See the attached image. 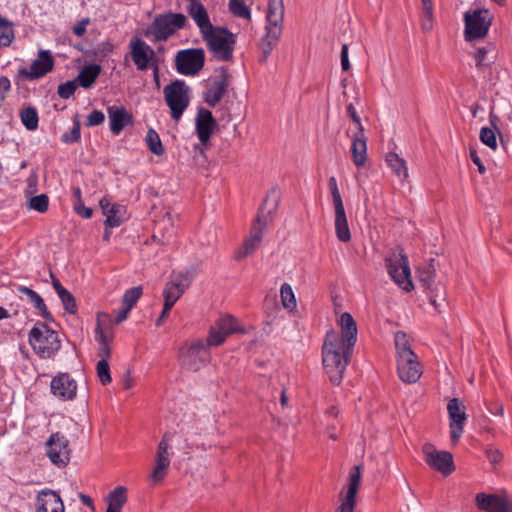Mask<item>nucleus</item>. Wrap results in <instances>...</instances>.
<instances>
[{"label":"nucleus","mask_w":512,"mask_h":512,"mask_svg":"<svg viewBox=\"0 0 512 512\" xmlns=\"http://www.w3.org/2000/svg\"><path fill=\"white\" fill-rule=\"evenodd\" d=\"M354 347H348L337 340V333L329 331L322 347V362L330 381L340 384Z\"/></svg>","instance_id":"nucleus-1"},{"label":"nucleus","mask_w":512,"mask_h":512,"mask_svg":"<svg viewBox=\"0 0 512 512\" xmlns=\"http://www.w3.org/2000/svg\"><path fill=\"white\" fill-rule=\"evenodd\" d=\"M278 206V192L273 189L265 198L260 207L259 213L253 224L249 236L243 246L236 252L235 258L240 260L252 254L260 245L268 222Z\"/></svg>","instance_id":"nucleus-2"},{"label":"nucleus","mask_w":512,"mask_h":512,"mask_svg":"<svg viewBox=\"0 0 512 512\" xmlns=\"http://www.w3.org/2000/svg\"><path fill=\"white\" fill-rule=\"evenodd\" d=\"M187 23L188 19L182 13L168 12L159 14L144 31V36L147 38L152 37L154 42L166 41L177 30L185 28Z\"/></svg>","instance_id":"nucleus-3"},{"label":"nucleus","mask_w":512,"mask_h":512,"mask_svg":"<svg viewBox=\"0 0 512 512\" xmlns=\"http://www.w3.org/2000/svg\"><path fill=\"white\" fill-rule=\"evenodd\" d=\"M28 341L34 352L43 359L51 358L61 347L58 334L42 322L33 326Z\"/></svg>","instance_id":"nucleus-4"},{"label":"nucleus","mask_w":512,"mask_h":512,"mask_svg":"<svg viewBox=\"0 0 512 512\" xmlns=\"http://www.w3.org/2000/svg\"><path fill=\"white\" fill-rule=\"evenodd\" d=\"M202 38L206 41L215 58L221 61H229L232 58L236 39L235 35L228 29L214 27L202 35Z\"/></svg>","instance_id":"nucleus-5"},{"label":"nucleus","mask_w":512,"mask_h":512,"mask_svg":"<svg viewBox=\"0 0 512 512\" xmlns=\"http://www.w3.org/2000/svg\"><path fill=\"white\" fill-rule=\"evenodd\" d=\"M163 94L172 119L178 121L190 103L189 86L177 79L164 87Z\"/></svg>","instance_id":"nucleus-6"},{"label":"nucleus","mask_w":512,"mask_h":512,"mask_svg":"<svg viewBox=\"0 0 512 512\" xmlns=\"http://www.w3.org/2000/svg\"><path fill=\"white\" fill-rule=\"evenodd\" d=\"M208 345L201 340H195L180 348L179 361L183 368L190 371H198L209 360Z\"/></svg>","instance_id":"nucleus-7"},{"label":"nucleus","mask_w":512,"mask_h":512,"mask_svg":"<svg viewBox=\"0 0 512 512\" xmlns=\"http://www.w3.org/2000/svg\"><path fill=\"white\" fill-rule=\"evenodd\" d=\"M465 39L472 41L484 38L491 26L492 16L487 9H476L464 14Z\"/></svg>","instance_id":"nucleus-8"},{"label":"nucleus","mask_w":512,"mask_h":512,"mask_svg":"<svg viewBox=\"0 0 512 512\" xmlns=\"http://www.w3.org/2000/svg\"><path fill=\"white\" fill-rule=\"evenodd\" d=\"M386 266L393 281L402 289L410 291L413 288L408 259L402 250L393 251L386 259Z\"/></svg>","instance_id":"nucleus-9"},{"label":"nucleus","mask_w":512,"mask_h":512,"mask_svg":"<svg viewBox=\"0 0 512 512\" xmlns=\"http://www.w3.org/2000/svg\"><path fill=\"white\" fill-rule=\"evenodd\" d=\"M205 52L202 48H189L177 52L175 67L178 73L185 76H195L203 68Z\"/></svg>","instance_id":"nucleus-10"},{"label":"nucleus","mask_w":512,"mask_h":512,"mask_svg":"<svg viewBox=\"0 0 512 512\" xmlns=\"http://www.w3.org/2000/svg\"><path fill=\"white\" fill-rule=\"evenodd\" d=\"M130 54L133 63L140 71L153 68L155 79L158 78V65L156 53L144 40L134 38L130 41Z\"/></svg>","instance_id":"nucleus-11"},{"label":"nucleus","mask_w":512,"mask_h":512,"mask_svg":"<svg viewBox=\"0 0 512 512\" xmlns=\"http://www.w3.org/2000/svg\"><path fill=\"white\" fill-rule=\"evenodd\" d=\"M70 452L68 439L59 432L53 433L46 441V455L58 467L69 463Z\"/></svg>","instance_id":"nucleus-12"},{"label":"nucleus","mask_w":512,"mask_h":512,"mask_svg":"<svg viewBox=\"0 0 512 512\" xmlns=\"http://www.w3.org/2000/svg\"><path fill=\"white\" fill-rule=\"evenodd\" d=\"M450 419V438L453 444L458 443L467 421L466 406L458 398H452L447 404Z\"/></svg>","instance_id":"nucleus-13"},{"label":"nucleus","mask_w":512,"mask_h":512,"mask_svg":"<svg viewBox=\"0 0 512 512\" xmlns=\"http://www.w3.org/2000/svg\"><path fill=\"white\" fill-rule=\"evenodd\" d=\"M172 440L173 434L167 432L163 435L161 441L158 444L155 467L151 473V479L154 482H160L166 476L167 469L171 461V454L169 453V450L171 449Z\"/></svg>","instance_id":"nucleus-14"},{"label":"nucleus","mask_w":512,"mask_h":512,"mask_svg":"<svg viewBox=\"0 0 512 512\" xmlns=\"http://www.w3.org/2000/svg\"><path fill=\"white\" fill-rule=\"evenodd\" d=\"M423 454L426 463L433 469L448 475L453 471V458L449 452L438 451L432 444L423 446Z\"/></svg>","instance_id":"nucleus-15"},{"label":"nucleus","mask_w":512,"mask_h":512,"mask_svg":"<svg viewBox=\"0 0 512 512\" xmlns=\"http://www.w3.org/2000/svg\"><path fill=\"white\" fill-rule=\"evenodd\" d=\"M100 208L105 219V227L116 228L119 227L128 219L127 209L124 205L113 203L109 196H104L99 201Z\"/></svg>","instance_id":"nucleus-16"},{"label":"nucleus","mask_w":512,"mask_h":512,"mask_svg":"<svg viewBox=\"0 0 512 512\" xmlns=\"http://www.w3.org/2000/svg\"><path fill=\"white\" fill-rule=\"evenodd\" d=\"M361 483V467L354 466L349 475L348 489L345 496H340L341 504L335 512H354L356 495Z\"/></svg>","instance_id":"nucleus-17"},{"label":"nucleus","mask_w":512,"mask_h":512,"mask_svg":"<svg viewBox=\"0 0 512 512\" xmlns=\"http://www.w3.org/2000/svg\"><path fill=\"white\" fill-rule=\"evenodd\" d=\"M54 61L48 50H40L38 58L33 61L30 69L22 68L19 74L29 80H34L43 77L53 69Z\"/></svg>","instance_id":"nucleus-18"},{"label":"nucleus","mask_w":512,"mask_h":512,"mask_svg":"<svg viewBox=\"0 0 512 512\" xmlns=\"http://www.w3.org/2000/svg\"><path fill=\"white\" fill-rule=\"evenodd\" d=\"M216 127L217 122L211 111L205 108H200L195 119V129L197 137L203 146L208 144L209 139Z\"/></svg>","instance_id":"nucleus-19"},{"label":"nucleus","mask_w":512,"mask_h":512,"mask_svg":"<svg viewBox=\"0 0 512 512\" xmlns=\"http://www.w3.org/2000/svg\"><path fill=\"white\" fill-rule=\"evenodd\" d=\"M51 392L61 400H73L76 397V381L67 373L55 376L50 384Z\"/></svg>","instance_id":"nucleus-20"},{"label":"nucleus","mask_w":512,"mask_h":512,"mask_svg":"<svg viewBox=\"0 0 512 512\" xmlns=\"http://www.w3.org/2000/svg\"><path fill=\"white\" fill-rule=\"evenodd\" d=\"M218 330H221L226 334V336H229L238 332L240 328L237 320L230 315L218 319L210 329L209 336L207 338L208 346H219L223 343L222 336L220 337L217 334Z\"/></svg>","instance_id":"nucleus-21"},{"label":"nucleus","mask_w":512,"mask_h":512,"mask_svg":"<svg viewBox=\"0 0 512 512\" xmlns=\"http://www.w3.org/2000/svg\"><path fill=\"white\" fill-rule=\"evenodd\" d=\"M434 260L431 259L430 263L418 270L419 281L429 290L430 303L438 309L441 306V302L445 301L444 295L438 293V288H433L434 280L436 277V270L433 265Z\"/></svg>","instance_id":"nucleus-22"},{"label":"nucleus","mask_w":512,"mask_h":512,"mask_svg":"<svg viewBox=\"0 0 512 512\" xmlns=\"http://www.w3.org/2000/svg\"><path fill=\"white\" fill-rule=\"evenodd\" d=\"M284 18L283 0H269L266 15V28L270 29V35L274 38L281 36L282 23Z\"/></svg>","instance_id":"nucleus-23"},{"label":"nucleus","mask_w":512,"mask_h":512,"mask_svg":"<svg viewBox=\"0 0 512 512\" xmlns=\"http://www.w3.org/2000/svg\"><path fill=\"white\" fill-rule=\"evenodd\" d=\"M476 503L479 509L487 512H512V501L497 495L479 493Z\"/></svg>","instance_id":"nucleus-24"},{"label":"nucleus","mask_w":512,"mask_h":512,"mask_svg":"<svg viewBox=\"0 0 512 512\" xmlns=\"http://www.w3.org/2000/svg\"><path fill=\"white\" fill-rule=\"evenodd\" d=\"M64 504L58 493L43 489L36 497V512H64Z\"/></svg>","instance_id":"nucleus-25"},{"label":"nucleus","mask_w":512,"mask_h":512,"mask_svg":"<svg viewBox=\"0 0 512 512\" xmlns=\"http://www.w3.org/2000/svg\"><path fill=\"white\" fill-rule=\"evenodd\" d=\"M229 85V75L223 70L219 76L208 86L204 93V101L211 107L216 106L223 98Z\"/></svg>","instance_id":"nucleus-26"},{"label":"nucleus","mask_w":512,"mask_h":512,"mask_svg":"<svg viewBox=\"0 0 512 512\" xmlns=\"http://www.w3.org/2000/svg\"><path fill=\"white\" fill-rule=\"evenodd\" d=\"M187 12L200 30L201 35L210 31L212 25L208 12L199 0L188 1Z\"/></svg>","instance_id":"nucleus-27"},{"label":"nucleus","mask_w":512,"mask_h":512,"mask_svg":"<svg viewBox=\"0 0 512 512\" xmlns=\"http://www.w3.org/2000/svg\"><path fill=\"white\" fill-rule=\"evenodd\" d=\"M107 113L110 122V130L116 136L121 133L125 126L132 123V115L124 106H109Z\"/></svg>","instance_id":"nucleus-28"},{"label":"nucleus","mask_w":512,"mask_h":512,"mask_svg":"<svg viewBox=\"0 0 512 512\" xmlns=\"http://www.w3.org/2000/svg\"><path fill=\"white\" fill-rule=\"evenodd\" d=\"M397 371L399 378L405 383L417 382L422 374L417 356L398 360Z\"/></svg>","instance_id":"nucleus-29"},{"label":"nucleus","mask_w":512,"mask_h":512,"mask_svg":"<svg viewBox=\"0 0 512 512\" xmlns=\"http://www.w3.org/2000/svg\"><path fill=\"white\" fill-rule=\"evenodd\" d=\"M338 322L341 328V335L337 334V340L348 347H354L357 341V326L352 315L344 312Z\"/></svg>","instance_id":"nucleus-30"},{"label":"nucleus","mask_w":512,"mask_h":512,"mask_svg":"<svg viewBox=\"0 0 512 512\" xmlns=\"http://www.w3.org/2000/svg\"><path fill=\"white\" fill-rule=\"evenodd\" d=\"M351 156L354 165L361 168L367 160V138L364 131H357L352 136Z\"/></svg>","instance_id":"nucleus-31"},{"label":"nucleus","mask_w":512,"mask_h":512,"mask_svg":"<svg viewBox=\"0 0 512 512\" xmlns=\"http://www.w3.org/2000/svg\"><path fill=\"white\" fill-rule=\"evenodd\" d=\"M193 278L194 274L191 271H173L169 277V281L167 282V284H169L171 288L175 289V291H177V294L175 296H172L170 299H173V301L177 302V300L183 295L186 289L191 285Z\"/></svg>","instance_id":"nucleus-32"},{"label":"nucleus","mask_w":512,"mask_h":512,"mask_svg":"<svg viewBox=\"0 0 512 512\" xmlns=\"http://www.w3.org/2000/svg\"><path fill=\"white\" fill-rule=\"evenodd\" d=\"M498 120H499V118L495 114L490 113L489 121H490V124L493 127V129L489 128V127H482L480 130V134H479V138H480L481 142L484 145L491 148L492 150H496L497 146H498L496 134H498L499 137L502 138V133L497 128Z\"/></svg>","instance_id":"nucleus-33"},{"label":"nucleus","mask_w":512,"mask_h":512,"mask_svg":"<svg viewBox=\"0 0 512 512\" xmlns=\"http://www.w3.org/2000/svg\"><path fill=\"white\" fill-rule=\"evenodd\" d=\"M335 211V232L339 241L348 242L351 239V233L348 226V221L344 208L336 209Z\"/></svg>","instance_id":"nucleus-34"},{"label":"nucleus","mask_w":512,"mask_h":512,"mask_svg":"<svg viewBox=\"0 0 512 512\" xmlns=\"http://www.w3.org/2000/svg\"><path fill=\"white\" fill-rule=\"evenodd\" d=\"M18 291L28 297L44 319H51V313L48 311L43 298L37 292L26 286H19Z\"/></svg>","instance_id":"nucleus-35"},{"label":"nucleus","mask_w":512,"mask_h":512,"mask_svg":"<svg viewBox=\"0 0 512 512\" xmlns=\"http://www.w3.org/2000/svg\"><path fill=\"white\" fill-rule=\"evenodd\" d=\"M386 162L391 168L393 173L401 180L404 181L408 178V168L406 161L399 157L396 153H389L386 156Z\"/></svg>","instance_id":"nucleus-36"},{"label":"nucleus","mask_w":512,"mask_h":512,"mask_svg":"<svg viewBox=\"0 0 512 512\" xmlns=\"http://www.w3.org/2000/svg\"><path fill=\"white\" fill-rule=\"evenodd\" d=\"M101 72V67L97 64L85 66L79 73L76 82L83 88H89L95 82Z\"/></svg>","instance_id":"nucleus-37"},{"label":"nucleus","mask_w":512,"mask_h":512,"mask_svg":"<svg viewBox=\"0 0 512 512\" xmlns=\"http://www.w3.org/2000/svg\"><path fill=\"white\" fill-rule=\"evenodd\" d=\"M395 348L397 361L409 357H414L416 354L412 351L406 333L398 331L395 333Z\"/></svg>","instance_id":"nucleus-38"},{"label":"nucleus","mask_w":512,"mask_h":512,"mask_svg":"<svg viewBox=\"0 0 512 512\" xmlns=\"http://www.w3.org/2000/svg\"><path fill=\"white\" fill-rule=\"evenodd\" d=\"M127 501V489L124 486H118L107 496L108 507L121 511Z\"/></svg>","instance_id":"nucleus-39"},{"label":"nucleus","mask_w":512,"mask_h":512,"mask_svg":"<svg viewBox=\"0 0 512 512\" xmlns=\"http://www.w3.org/2000/svg\"><path fill=\"white\" fill-rule=\"evenodd\" d=\"M20 119L24 127L29 131H35L38 128V112L34 107H27L20 111Z\"/></svg>","instance_id":"nucleus-40"},{"label":"nucleus","mask_w":512,"mask_h":512,"mask_svg":"<svg viewBox=\"0 0 512 512\" xmlns=\"http://www.w3.org/2000/svg\"><path fill=\"white\" fill-rule=\"evenodd\" d=\"M14 39L12 23L0 15V47H8Z\"/></svg>","instance_id":"nucleus-41"},{"label":"nucleus","mask_w":512,"mask_h":512,"mask_svg":"<svg viewBox=\"0 0 512 512\" xmlns=\"http://www.w3.org/2000/svg\"><path fill=\"white\" fill-rule=\"evenodd\" d=\"M146 144L149 150L157 155L161 156L164 154V148L158 133L154 129H149L145 137Z\"/></svg>","instance_id":"nucleus-42"},{"label":"nucleus","mask_w":512,"mask_h":512,"mask_svg":"<svg viewBox=\"0 0 512 512\" xmlns=\"http://www.w3.org/2000/svg\"><path fill=\"white\" fill-rule=\"evenodd\" d=\"M279 38H280V36H277L276 38H274L272 35H270V29L266 28V34L263 37L262 42H261V46H260L261 53H262V56L260 58L261 62H264V61L267 60V58L269 57L270 53L272 52V50L276 46Z\"/></svg>","instance_id":"nucleus-43"},{"label":"nucleus","mask_w":512,"mask_h":512,"mask_svg":"<svg viewBox=\"0 0 512 512\" xmlns=\"http://www.w3.org/2000/svg\"><path fill=\"white\" fill-rule=\"evenodd\" d=\"M229 10L236 17L250 19L251 12L244 0H229Z\"/></svg>","instance_id":"nucleus-44"},{"label":"nucleus","mask_w":512,"mask_h":512,"mask_svg":"<svg viewBox=\"0 0 512 512\" xmlns=\"http://www.w3.org/2000/svg\"><path fill=\"white\" fill-rule=\"evenodd\" d=\"M280 297L282 305L286 309H293L296 307V299L291 285L284 283L280 288Z\"/></svg>","instance_id":"nucleus-45"},{"label":"nucleus","mask_w":512,"mask_h":512,"mask_svg":"<svg viewBox=\"0 0 512 512\" xmlns=\"http://www.w3.org/2000/svg\"><path fill=\"white\" fill-rule=\"evenodd\" d=\"M141 295L142 288L140 286L128 289L123 296V306L131 310Z\"/></svg>","instance_id":"nucleus-46"},{"label":"nucleus","mask_w":512,"mask_h":512,"mask_svg":"<svg viewBox=\"0 0 512 512\" xmlns=\"http://www.w3.org/2000/svg\"><path fill=\"white\" fill-rule=\"evenodd\" d=\"M49 198L46 194H40L32 197L28 202V207L37 212L43 213L47 211Z\"/></svg>","instance_id":"nucleus-47"},{"label":"nucleus","mask_w":512,"mask_h":512,"mask_svg":"<svg viewBox=\"0 0 512 512\" xmlns=\"http://www.w3.org/2000/svg\"><path fill=\"white\" fill-rule=\"evenodd\" d=\"M96 372L100 382L103 385H107L112 381L108 361L99 360L96 365Z\"/></svg>","instance_id":"nucleus-48"},{"label":"nucleus","mask_w":512,"mask_h":512,"mask_svg":"<svg viewBox=\"0 0 512 512\" xmlns=\"http://www.w3.org/2000/svg\"><path fill=\"white\" fill-rule=\"evenodd\" d=\"M58 297L60 298L65 311L70 314L76 313L77 305L75 298L68 290L62 292Z\"/></svg>","instance_id":"nucleus-49"},{"label":"nucleus","mask_w":512,"mask_h":512,"mask_svg":"<svg viewBox=\"0 0 512 512\" xmlns=\"http://www.w3.org/2000/svg\"><path fill=\"white\" fill-rule=\"evenodd\" d=\"M76 88H77L76 81H67L58 86L57 92H58V95L62 99H68L74 94Z\"/></svg>","instance_id":"nucleus-50"},{"label":"nucleus","mask_w":512,"mask_h":512,"mask_svg":"<svg viewBox=\"0 0 512 512\" xmlns=\"http://www.w3.org/2000/svg\"><path fill=\"white\" fill-rule=\"evenodd\" d=\"M80 137H81L80 124L78 122H75L71 131L68 133H64L61 136V140L64 143H74V142H78L80 140Z\"/></svg>","instance_id":"nucleus-51"},{"label":"nucleus","mask_w":512,"mask_h":512,"mask_svg":"<svg viewBox=\"0 0 512 512\" xmlns=\"http://www.w3.org/2000/svg\"><path fill=\"white\" fill-rule=\"evenodd\" d=\"M105 120V115L100 110H93L86 119V125L88 127L98 126L102 124Z\"/></svg>","instance_id":"nucleus-52"},{"label":"nucleus","mask_w":512,"mask_h":512,"mask_svg":"<svg viewBox=\"0 0 512 512\" xmlns=\"http://www.w3.org/2000/svg\"><path fill=\"white\" fill-rule=\"evenodd\" d=\"M95 338L99 344H109V342L111 340V335H109L102 329L99 319H98L97 326L95 329Z\"/></svg>","instance_id":"nucleus-53"},{"label":"nucleus","mask_w":512,"mask_h":512,"mask_svg":"<svg viewBox=\"0 0 512 512\" xmlns=\"http://www.w3.org/2000/svg\"><path fill=\"white\" fill-rule=\"evenodd\" d=\"M347 112H348L349 116L351 117L352 121L357 125L358 131H364V127L361 124L360 117L357 114V111L352 103H350L347 106Z\"/></svg>","instance_id":"nucleus-54"},{"label":"nucleus","mask_w":512,"mask_h":512,"mask_svg":"<svg viewBox=\"0 0 512 512\" xmlns=\"http://www.w3.org/2000/svg\"><path fill=\"white\" fill-rule=\"evenodd\" d=\"M330 192L332 195L334 210L344 208L343 201H342L338 187H335L334 189H330Z\"/></svg>","instance_id":"nucleus-55"},{"label":"nucleus","mask_w":512,"mask_h":512,"mask_svg":"<svg viewBox=\"0 0 512 512\" xmlns=\"http://www.w3.org/2000/svg\"><path fill=\"white\" fill-rule=\"evenodd\" d=\"M341 67L343 71H348L350 69L347 44H343L341 48Z\"/></svg>","instance_id":"nucleus-56"},{"label":"nucleus","mask_w":512,"mask_h":512,"mask_svg":"<svg viewBox=\"0 0 512 512\" xmlns=\"http://www.w3.org/2000/svg\"><path fill=\"white\" fill-rule=\"evenodd\" d=\"M89 23V19H82L73 27V33L76 36H82L86 32L87 25Z\"/></svg>","instance_id":"nucleus-57"},{"label":"nucleus","mask_w":512,"mask_h":512,"mask_svg":"<svg viewBox=\"0 0 512 512\" xmlns=\"http://www.w3.org/2000/svg\"><path fill=\"white\" fill-rule=\"evenodd\" d=\"M487 52L488 50L485 47H481L476 50L475 58L477 67L485 65V57L487 55Z\"/></svg>","instance_id":"nucleus-58"},{"label":"nucleus","mask_w":512,"mask_h":512,"mask_svg":"<svg viewBox=\"0 0 512 512\" xmlns=\"http://www.w3.org/2000/svg\"><path fill=\"white\" fill-rule=\"evenodd\" d=\"M487 457L491 463L496 464L501 461L502 453L495 448H490L487 450Z\"/></svg>","instance_id":"nucleus-59"},{"label":"nucleus","mask_w":512,"mask_h":512,"mask_svg":"<svg viewBox=\"0 0 512 512\" xmlns=\"http://www.w3.org/2000/svg\"><path fill=\"white\" fill-rule=\"evenodd\" d=\"M111 355V349L109 347V344H99L98 348V356L100 357V360H106L110 358Z\"/></svg>","instance_id":"nucleus-60"},{"label":"nucleus","mask_w":512,"mask_h":512,"mask_svg":"<svg viewBox=\"0 0 512 512\" xmlns=\"http://www.w3.org/2000/svg\"><path fill=\"white\" fill-rule=\"evenodd\" d=\"M470 158L473 161V163L477 166L479 173L483 174L485 172V166L481 162L475 150H470Z\"/></svg>","instance_id":"nucleus-61"},{"label":"nucleus","mask_w":512,"mask_h":512,"mask_svg":"<svg viewBox=\"0 0 512 512\" xmlns=\"http://www.w3.org/2000/svg\"><path fill=\"white\" fill-rule=\"evenodd\" d=\"M425 17L432 19L433 5L431 0H421Z\"/></svg>","instance_id":"nucleus-62"},{"label":"nucleus","mask_w":512,"mask_h":512,"mask_svg":"<svg viewBox=\"0 0 512 512\" xmlns=\"http://www.w3.org/2000/svg\"><path fill=\"white\" fill-rule=\"evenodd\" d=\"M129 312H130V309H128V308L123 306L117 312V315H116V318H115V323L119 324V323L123 322L127 318Z\"/></svg>","instance_id":"nucleus-63"},{"label":"nucleus","mask_w":512,"mask_h":512,"mask_svg":"<svg viewBox=\"0 0 512 512\" xmlns=\"http://www.w3.org/2000/svg\"><path fill=\"white\" fill-rule=\"evenodd\" d=\"M176 294L177 291H175V289L171 288L170 285L166 283L165 288L163 290L164 301L169 302L170 298L172 296H175Z\"/></svg>","instance_id":"nucleus-64"}]
</instances>
